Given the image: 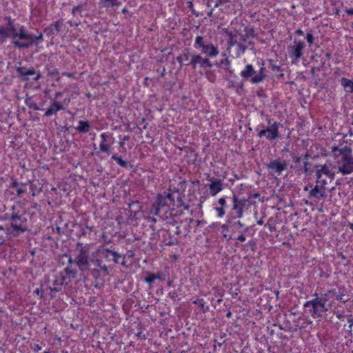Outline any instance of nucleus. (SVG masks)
Masks as SVG:
<instances>
[{
  "instance_id": "f257e3e1",
  "label": "nucleus",
  "mask_w": 353,
  "mask_h": 353,
  "mask_svg": "<svg viewBox=\"0 0 353 353\" xmlns=\"http://www.w3.org/2000/svg\"><path fill=\"white\" fill-rule=\"evenodd\" d=\"M6 26H0V45L4 43L8 38L12 39V44L19 50H25L34 46L33 34L30 33L26 28L16 23L10 17H5Z\"/></svg>"
},
{
  "instance_id": "f03ea898",
  "label": "nucleus",
  "mask_w": 353,
  "mask_h": 353,
  "mask_svg": "<svg viewBox=\"0 0 353 353\" xmlns=\"http://www.w3.org/2000/svg\"><path fill=\"white\" fill-rule=\"evenodd\" d=\"M331 153L338 172L343 176L353 173V154L350 147L345 145L339 148L335 145L332 146Z\"/></svg>"
},
{
  "instance_id": "7ed1b4c3",
  "label": "nucleus",
  "mask_w": 353,
  "mask_h": 353,
  "mask_svg": "<svg viewBox=\"0 0 353 353\" xmlns=\"http://www.w3.org/2000/svg\"><path fill=\"white\" fill-rule=\"evenodd\" d=\"M10 213H6L3 220L9 221V225L5 228L6 233L9 238H14L19 236L27 231L26 219L23 217L19 210L16 205H12Z\"/></svg>"
},
{
  "instance_id": "20e7f679",
  "label": "nucleus",
  "mask_w": 353,
  "mask_h": 353,
  "mask_svg": "<svg viewBox=\"0 0 353 353\" xmlns=\"http://www.w3.org/2000/svg\"><path fill=\"white\" fill-rule=\"evenodd\" d=\"M74 256H76V266L79 270L83 272L86 270H90V247L88 245H85L82 243L77 244V248L74 251Z\"/></svg>"
},
{
  "instance_id": "39448f33",
  "label": "nucleus",
  "mask_w": 353,
  "mask_h": 353,
  "mask_svg": "<svg viewBox=\"0 0 353 353\" xmlns=\"http://www.w3.org/2000/svg\"><path fill=\"white\" fill-rule=\"evenodd\" d=\"M314 296L315 298L306 301L303 304V307L305 312H308L313 319L321 318L328 309L326 307V305H324L319 300V294L317 293H315Z\"/></svg>"
},
{
  "instance_id": "423d86ee",
  "label": "nucleus",
  "mask_w": 353,
  "mask_h": 353,
  "mask_svg": "<svg viewBox=\"0 0 353 353\" xmlns=\"http://www.w3.org/2000/svg\"><path fill=\"white\" fill-rule=\"evenodd\" d=\"M194 47L200 50V54L209 59L216 57L219 53L216 46L212 43L205 41L204 38L201 36H197L195 38Z\"/></svg>"
},
{
  "instance_id": "0eeeda50",
  "label": "nucleus",
  "mask_w": 353,
  "mask_h": 353,
  "mask_svg": "<svg viewBox=\"0 0 353 353\" xmlns=\"http://www.w3.org/2000/svg\"><path fill=\"white\" fill-rule=\"evenodd\" d=\"M268 125L258 132L259 137H265L268 140L272 141L279 137V128L281 126L280 123L274 121L272 123L270 119H267Z\"/></svg>"
},
{
  "instance_id": "6e6552de",
  "label": "nucleus",
  "mask_w": 353,
  "mask_h": 353,
  "mask_svg": "<svg viewBox=\"0 0 353 353\" xmlns=\"http://www.w3.org/2000/svg\"><path fill=\"white\" fill-rule=\"evenodd\" d=\"M170 208H171L165 197V194L159 193L157 196L156 200L150 206V213L161 216V213L163 210L167 212Z\"/></svg>"
},
{
  "instance_id": "1a4fd4ad",
  "label": "nucleus",
  "mask_w": 353,
  "mask_h": 353,
  "mask_svg": "<svg viewBox=\"0 0 353 353\" xmlns=\"http://www.w3.org/2000/svg\"><path fill=\"white\" fill-rule=\"evenodd\" d=\"M191 67L194 70L197 68L205 70L210 69L214 66V63L210 60L209 58L199 53H194L191 55Z\"/></svg>"
},
{
  "instance_id": "9d476101",
  "label": "nucleus",
  "mask_w": 353,
  "mask_h": 353,
  "mask_svg": "<svg viewBox=\"0 0 353 353\" xmlns=\"http://www.w3.org/2000/svg\"><path fill=\"white\" fill-rule=\"evenodd\" d=\"M101 256L108 261H113L116 264H121L125 266L126 256H122L116 251L111 250L108 248H103L100 250Z\"/></svg>"
},
{
  "instance_id": "9b49d317",
  "label": "nucleus",
  "mask_w": 353,
  "mask_h": 353,
  "mask_svg": "<svg viewBox=\"0 0 353 353\" xmlns=\"http://www.w3.org/2000/svg\"><path fill=\"white\" fill-rule=\"evenodd\" d=\"M265 165L270 174H276L278 176L288 168L286 161H281L280 159L272 160L268 163H266Z\"/></svg>"
},
{
  "instance_id": "f8f14e48",
  "label": "nucleus",
  "mask_w": 353,
  "mask_h": 353,
  "mask_svg": "<svg viewBox=\"0 0 353 353\" xmlns=\"http://www.w3.org/2000/svg\"><path fill=\"white\" fill-rule=\"evenodd\" d=\"M59 275L61 276V281H65L66 285H68L72 279L77 276V270L71 265H67V267L60 272Z\"/></svg>"
},
{
  "instance_id": "ddd939ff",
  "label": "nucleus",
  "mask_w": 353,
  "mask_h": 353,
  "mask_svg": "<svg viewBox=\"0 0 353 353\" xmlns=\"http://www.w3.org/2000/svg\"><path fill=\"white\" fill-rule=\"evenodd\" d=\"M67 285L65 281H61V276H56L52 285H48L47 289L50 290V296L51 299L55 297L57 292L61 291L63 285Z\"/></svg>"
},
{
  "instance_id": "4468645a",
  "label": "nucleus",
  "mask_w": 353,
  "mask_h": 353,
  "mask_svg": "<svg viewBox=\"0 0 353 353\" xmlns=\"http://www.w3.org/2000/svg\"><path fill=\"white\" fill-rule=\"evenodd\" d=\"M63 26V20L56 21L43 30V32L48 37H53L57 34L61 30Z\"/></svg>"
},
{
  "instance_id": "2eb2a0df",
  "label": "nucleus",
  "mask_w": 353,
  "mask_h": 353,
  "mask_svg": "<svg viewBox=\"0 0 353 353\" xmlns=\"http://www.w3.org/2000/svg\"><path fill=\"white\" fill-rule=\"evenodd\" d=\"M305 46L303 41L295 39L294 41V46H292L290 57L294 59L295 60H298L300 58H301L303 55L302 50L305 48Z\"/></svg>"
},
{
  "instance_id": "dca6fc26",
  "label": "nucleus",
  "mask_w": 353,
  "mask_h": 353,
  "mask_svg": "<svg viewBox=\"0 0 353 353\" xmlns=\"http://www.w3.org/2000/svg\"><path fill=\"white\" fill-rule=\"evenodd\" d=\"M327 196L325 188L322 185L319 186L318 184H316L313 188H312L309 191L308 196L309 198L314 199H324Z\"/></svg>"
},
{
  "instance_id": "f3484780",
  "label": "nucleus",
  "mask_w": 353,
  "mask_h": 353,
  "mask_svg": "<svg viewBox=\"0 0 353 353\" xmlns=\"http://www.w3.org/2000/svg\"><path fill=\"white\" fill-rule=\"evenodd\" d=\"M244 32L245 34H240V40L243 43H246L248 46L254 45V41L251 39L256 37L254 29L245 27Z\"/></svg>"
},
{
  "instance_id": "a211bd4d",
  "label": "nucleus",
  "mask_w": 353,
  "mask_h": 353,
  "mask_svg": "<svg viewBox=\"0 0 353 353\" xmlns=\"http://www.w3.org/2000/svg\"><path fill=\"white\" fill-rule=\"evenodd\" d=\"M191 55L190 50L188 48H185L182 52L176 57V61L180 63L181 65H190L191 63H190L191 61Z\"/></svg>"
},
{
  "instance_id": "6ab92c4d",
  "label": "nucleus",
  "mask_w": 353,
  "mask_h": 353,
  "mask_svg": "<svg viewBox=\"0 0 353 353\" xmlns=\"http://www.w3.org/2000/svg\"><path fill=\"white\" fill-rule=\"evenodd\" d=\"M209 181L211 182V183L208 185V187L212 196H215L223 190V184L221 179L210 178Z\"/></svg>"
},
{
  "instance_id": "aec40b11",
  "label": "nucleus",
  "mask_w": 353,
  "mask_h": 353,
  "mask_svg": "<svg viewBox=\"0 0 353 353\" xmlns=\"http://www.w3.org/2000/svg\"><path fill=\"white\" fill-rule=\"evenodd\" d=\"M243 209L237 203V197L234 195L233 205L230 212L231 218L234 219L241 218L243 216Z\"/></svg>"
},
{
  "instance_id": "412c9836",
  "label": "nucleus",
  "mask_w": 353,
  "mask_h": 353,
  "mask_svg": "<svg viewBox=\"0 0 353 353\" xmlns=\"http://www.w3.org/2000/svg\"><path fill=\"white\" fill-rule=\"evenodd\" d=\"M232 218H229L228 222L231 224L233 230L242 234L248 230L249 228L245 224L241 223L240 221H232Z\"/></svg>"
},
{
  "instance_id": "4be33fe9",
  "label": "nucleus",
  "mask_w": 353,
  "mask_h": 353,
  "mask_svg": "<svg viewBox=\"0 0 353 353\" xmlns=\"http://www.w3.org/2000/svg\"><path fill=\"white\" fill-rule=\"evenodd\" d=\"M266 69L264 67L263 62L262 63V66L259 70L258 73L256 72V74L253 78L250 79V82L253 84H257L262 81H263L266 77L267 75L265 74Z\"/></svg>"
},
{
  "instance_id": "5701e85b",
  "label": "nucleus",
  "mask_w": 353,
  "mask_h": 353,
  "mask_svg": "<svg viewBox=\"0 0 353 353\" xmlns=\"http://www.w3.org/2000/svg\"><path fill=\"white\" fill-rule=\"evenodd\" d=\"M316 176L317 179H319L321 177L322 174H324L325 175L327 176L328 177L333 179L335 173L332 172L327 164H325L321 166V168L319 169V165H316Z\"/></svg>"
},
{
  "instance_id": "b1692460",
  "label": "nucleus",
  "mask_w": 353,
  "mask_h": 353,
  "mask_svg": "<svg viewBox=\"0 0 353 353\" xmlns=\"http://www.w3.org/2000/svg\"><path fill=\"white\" fill-rule=\"evenodd\" d=\"M240 74L241 77L245 80H248L250 78L251 79L252 78H253V77L255 76L256 71L254 69L252 65L248 64L245 65V68L241 72Z\"/></svg>"
},
{
  "instance_id": "393cba45",
  "label": "nucleus",
  "mask_w": 353,
  "mask_h": 353,
  "mask_svg": "<svg viewBox=\"0 0 353 353\" xmlns=\"http://www.w3.org/2000/svg\"><path fill=\"white\" fill-rule=\"evenodd\" d=\"M348 291L344 285H341L338 288V292L336 295V299L343 303H346L349 301Z\"/></svg>"
},
{
  "instance_id": "a878e982",
  "label": "nucleus",
  "mask_w": 353,
  "mask_h": 353,
  "mask_svg": "<svg viewBox=\"0 0 353 353\" xmlns=\"http://www.w3.org/2000/svg\"><path fill=\"white\" fill-rule=\"evenodd\" d=\"M223 57H225V58L221 60V61L219 63H216L215 65H218V66H222L225 70H226L227 72H228L230 74H233V71L230 69V61L229 60V59L226 57V54L225 53H223Z\"/></svg>"
},
{
  "instance_id": "bb28decb",
  "label": "nucleus",
  "mask_w": 353,
  "mask_h": 353,
  "mask_svg": "<svg viewBox=\"0 0 353 353\" xmlns=\"http://www.w3.org/2000/svg\"><path fill=\"white\" fill-rule=\"evenodd\" d=\"M90 124L87 121L79 120V125L76 128L77 131L79 133H86L90 130Z\"/></svg>"
},
{
  "instance_id": "cd10ccee",
  "label": "nucleus",
  "mask_w": 353,
  "mask_h": 353,
  "mask_svg": "<svg viewBox=\"0 0 353 353\" xmlns=\"http://www.w3.org/2000/svg\"><path fill=\"white\" fill-rule=\"evenodd\" d=\"M91 262H92L95 265H97L100 271H102L103 276H105L106 275L108 274V268L106 265L103 263V261L101 259H92L91 260Z\"/></svg>"
},
{
  "instance_id": "c85d7f7f",
  "label": "nucleus",
  "mask_w": 353,
  "mask_h": 353,
  "mask_svg": "<svg viewBox=\"0 0 353 353\" xmlns=\"http://www.w3.org/2000/svg\"><path fill=\"white\" fill-rule=\"evenodd\" d=\"M147 274H148V276H146L144 279V281L150 285L153 283L154 282L155 279H159L161 281H163L165 279V278L163 276H162L160 273L153 274L151 272H148Z\"/></svg>"
},
{
  "instance_id": "c756f323",
  "label": "nucleus",
  "mask_w": 353,
  "mask_h": 353,
  "mask_svg": "<svg viewBox=\"0 0 353 353\" xmlns=\"http://www.w3.org/2000/svg\"><path fill=\"white\" fill-rule=\"evenodd\" d=\"M111 159L114 160L122 168L134 169V165L124 161L121 157L114 154Z\"/></svg>"
},
{
  "instance_id": "7c9ffc66",
  "label": "nucleus",
  "mask_w": 353,
  "mask_h": 353,
  "mask_svg": "<svg viewBox=\"0 0 353 353\" xmlns=\"http://www.w3.org/2000/svg\"><path fill=\"white\" fill-rule=\"evenodd\" d=\"M341 85L347 92H353V81L346 78L341 79Z\"/></svg>"
},
{
  "instance_id": "2f4dec72",
  "label": "nucleus",
  "mask_w": 353,
  "mask_h": 353,
  "mask_svg": "<svg viewBox=\"0 0 353 353\" xmlns=\"http://www.w3.org/2000/svg\"><path fill=\"white\" fill-rule=\"evenodd\" d=\"M192 303L198 305L203 313H205L210 310V307L208 305H205V302L203 299H197L193 301Z\"/></svg>"
},
{
  "instance_id": "473e14b6",
  "label": "nucleus",
  "mask_w": 353,
  "mask_h": 353,
  "mask_svg": "<svg viewBox=\"0 0 353 353\" xmlns=\"http://www.w3.org/2000/svg\"><path fill=\"white\" fill-rule=\"evenodd\" d=\"M163 193L165 194V197L167 199V201L168 202V204L170 206V208H174L176 205V199H175L174 196V194L170 192V190H169V192H164Z\"/></svg>"
},
{
  "instance_id": "72a5a7b5",
  "label": "nucleus",
  "mask_w": 353,
  "mask_h": 353,
  "mask_svg": "<svg viewBox=\"0 0 353 353\" xmlns=\"http://www.w3.org/2000/svg\"><path fill=\"white\" fill-rule=\"evenodd\" d=\"M101 3L105 8L119 6L121 4L119 0H101Z\"/></svg>"
},
{
  "instance_id": "f704fd0d",
  "label": "nucleus",
  "mask_w": 353,
  "mask_h": 353,
  "mask_svg": "<svg viewBox=\"0 0 353 353\" xmlns=\"http://www.w3.org/2000/svg\"><path fill=\"white\" fill-rule=\"evenodd\" d=\"M223 31L230 37V40L228 41L229 46H233L237 44V41L234 39L236 35L232 31H229L228 29H224Z\"/></svg>"
},
{
  "instance_id": "c9c22d12",
  "label": "nucleus",
  "mask_w": 353,
  "mask_h": 353,
  "mask_svg": "<svg viewBox=\"0 0 353 353\" xmlns=\"http://www.w3.org/2000/svg\"><path fill=\"white\" fill-rule=\"evenodd\" d=\"M26 105L30 109H33L34 110H41V109L34 102L32 101V97H28L25 99Z\"/></svg>"
},
{
  "instance_id": "e433bc0d",
  "label": "nucleus",
  "mask_w": 353,
  "mask_h": 353,
  "mask_svg": "<svg viewBox=\"0 0 353 353\" xmlns=\"http://www.w3.org/2000/svg\"><path fill=\"white\" fill-rule=\"evenodd\" d=\"M46 69L49 76L56 77L59 74V71L52 65H50L49 63L46 64Z\"/></svg>"
},
{
  "instance_id": "4c0bfd02",
  "label": "nucleus",
  "mask_w": 353,
  "mask_h": 353,
  "mask_svg": "<svg viewBox=\"0 0 353 353\" xmlns=\"http://www.w3.org/2000/svg\"><path fill=\"white\" fill-rule=\"evenodd\" d=\"M291 157L295 163L294 168L299 170V168L301 166V161H302V157H297L294 153H292Z\"/></svg>"
},
{
  "instance_id": "58836bf2",
  "label": "nucleus",
  "mask_w": 353,
  "mask_h": 353,
  "mask_svg": "<svg viewBox=\"0 0 353 353\" xmlns=\"http://www.w3.org/2000/svg\"><path fill=\"white\" fill-rule=\"evenodd\" d=\"M332 297V296L327 292L325 294H321V296H319V300L323 303L324 305H326V303L329 301V299Z\"/></svg>"
},
{
  "instance_id": "ea45409f",
  "label": "nucleus",
  "mask_w": 353,
  "mask_h": 353,
  "mask_svg": "<svg viewBox=\"0 0 353 353\" xmlns=\"http://www.w3.org/2000/svg\"><path fill=\"white\" fill-rule=\"evenodd\" d=\"M33 41L34 46H37L43 41V34L42 32H39L37 35L33 34Z\"/></svg>"
},
{
  "instance_id": "a19ab883",
  "label": "nucleus",
  "mask_w": 353,
  "mask_h": 353,
  "mask_svg": "<svg viewBox=\"0 0 353 353\" xmlns=\"http://www.w3.org/2000/svg\"><path fill=\"white\" fill-rule=\"evenodd\" d=\"M52 107L54 108L56 113L59 110L65 109L63 105L60 102L56 101L55 99H52Z\"/></svg>"
},
{
  "instance_id": "79ce46f5",
  "label": "nucleus",
  "mask_w": 353,
  "mask_h": 353,
  "mask_svg": "<svg viewBox=\"0 0 353 353\" xmlns=\"http://www.w3.org/2000/svg\"><path fill=\"white\" fill-rule=\"evenodd\" d=\"M237 203L243 208L245 207L248 208L251 204V202L249 199H239L237 198Z\"/></svg>"
},
{
  "instance_id": "37998d69",
  "label": "nucleus",
  "mask_w": 353,
  "mask_h": 353,
  "mask_svg": "<svg viewBox=\"0 0 353 353\" xmlns=\"http://www.w3.org/2000/svg\"><path fill=\"white\" fill-rule=\"evenodd\" d=\"M90 273L95 279H99L101 276H103L102 271H100L98 268L90 270Z\"/></svg>"
},
{
  "instance_id": "c03bdc74",
  "label": "nucleus",
  "mask_w": 353,
  "mask_h": 353,
  "mask_svg": "<svg viewBox=\"0 0 353 353\" xmlns=\"http://www.w3.org/2000/svg\"><path fill=\"white\" fill-rule=\"evenodd\" d=\"M236 45L238 47L237 55L240 56L241 54H244L248 48V46L244 45L241 43H238V42H237V44H236Z\"/></svg>"
},
{
  "instance_id": "a18cd8bd",
  "label": "nucleus",
  "mask_w": 353,
  "mask_h": 353,
  "mask_svg": "<svg viewBox=\"0 0 353 353\" xmlns=\"http://www.w3.org/2000/svg\"><path fill=\"white\" fill-rule=\"evenodd\" d=\"M28 69L26 67L19 66L16 68V71L19 76L26 77Z\"/></svg>"
},
{
  "instance_id": "49530a36",
  "label": "nucleus",
  "mask_w": 353,
  "mask_h": 353,
  "mask_svg": "<svg viewBox=\"0 0 353 353\" xmlns=\"http://www.w3.org/2000/svg\"><path fill=\"white\" fill-rule=\"evenodd\" d=\"M63 257H65V258H68V265H71L72 267H73L72 265H76V256H74V257H72L70 254H63L62 255Z\"/></svg>"
},
{
  "instance_id": "de8ad7c7",
  "label": "nucleus",
  "mask_w": 353,
  "mask_h": 353,
  "mask_svg": "<svg viewBox=\"0 0 353 353\" xmlns=\"http://www.w3.org/2000/svg\"><path fill=\"white\" fill-rule=\"evenodd\" d=\"M26 183H21L20 186L17 188V194L18 196H21L26 192Z\"/></svg>"
},
{
  "instance_id": "09e8293b",
  "label": "nucleus",
  "mask_w": 353,
  "mask_h": 353,
  "mask_svg": "<svg viewBox=\"0 0 353 353\" xmlns=\"http://www.w3.org/2000/svg\"><path fill=\"white\" fill-rule=\"evenodd\" d=\"M303 166H300L299 168V171H302L303 173L306 174L309 172L308 165L310 164L308 161H303Z\"/></svg>"
},
{
  "instance_id": "8fccbe9b",
  "label": "nucleus",
  "mask_w": 353,
  "mask_h": 353,
  "mask_svg": "<svg viewBox=\"0 0 353 353\" xmlns=\"http://www.w3.org/2000/svg\"><path fill=\"white\" fill-rule=\"evenodd\" d=\"M130 208L134 207L135 208V212H139L141 209V205H140L139 202L137 201H132L129 204Z\"/></svg>"
},
{
  "instance_id": "3c124183",
  "label": "nucleus",
  "mask_w": 353,
  "mask_h": 353,
  "mask_svg": "<svg viewBox=\"0 0 353 353\" xmlns=\"http://www.w3.org/2000/svg\"><path fill=\"white\" fill-rule=\"evenodd\" d=\"M36 73H37V72H36V70H34V68H30L27 70L26 77H23L22 79L23 81H27V80H28V76L34 75Z\"/></svg>"
},
{
  "instance_id": "603ef678",
  "label": "nucleus",
  "mask_w": 353,
  "mask_h": 353,
  "mask_svg": "<svg viewBox=\"0 0 353 353\" xmlns=\"http://www.w3.org/2000/svg\"><path fill=\"white\" fill-rule=\"evenodd\" d=\"M165 244L168 246L178 245L179 241L174 237H170V240L168 242H165Z\"/></svg>"
},
{
  "instance_id": "864d4df0",
  "label": "nucleus",
  "mask_w": 353,
  "mask_h": 353,
  "mask_svg": "<svg viewBox=\"0 0 353 353\" xmlns=\"http://www.w3.org/2000/svg\"><path fill=\"white\" fill-rule=\"evenodd\" d=\"M57 114L56 113V111L54 110V107H52V104L50 105V107L46 110V112H45V116H47V117H50L52 114Z\"/></svg>"
},
{
  "instance_id": "5fc2aeb1",
  "label": "nucleus",
  "mask_w": 353,
  "mask_h": 353,
  "mask_svg": "<svg viewBox=\"0 0 353 353\" xmlns=\"http://www.w3.org/2000/svg\"><path fill=\"white\" fill-rule=\"evenodd\" d=\"M110 149V146L105 143V142H101L100 143V150L102 151V152H108Z\"/></svg>"
},
{
  "instance_id": "6e6d98bb",
  "label": "nucleus",
  "mask_w": 353,
  "mask_h": 353,
  "mask_svg": "<svg viewBox=\"0 0 353 353\" xmlns=\"http://www.w3.org/2000/svg\"><path fill=\"white\" fill-rule=\"evenodd\" d=\"M306 39L310 46H311L314 43V37H313L312 34H311V33L307 34Z\"/></svg>"
},
{
  "instance_id": "4d7b16f0",
  "label": "nucleus",
  "mask_w": 353,
  "mask_h": 353,
  "mask_svg": "<svg viewBox=\"0 0 353 353\" xmlns=\"http://www.w3.org/2000/svg\"><path fill=\"white\" fill-rule=\"evenodd\" d=\"M216 210L217 212V216L219 217H222L225 214V210L223 207L216 208Z\"/></svg>"
},
{
  "instance_id": "13d9d810",
  "label": "nucleus",
  "mask_w": 353,
  "mask_h": 353,
  "mask_svg": "<svg viewBox=\"0 0 353 353\" xmlns=\"http://www.w3.org/2000/svg\"><path fill=\"white\" fill-rule=\"evenodd\" d=\"M270 66L272 69V70H280V66L279 65H276L272 60H270Z\"/></svg>"
},
{
  "instance_id": "bf43d9fd",
  "label": "nucleus",
  "mask_w": 353,
  "mask_h": 353,
  "mask_svg": "<svg viewBox=\"0 0 353 353\" xmlns=\"http://www.w3.org/2000/svg\"><path fill=\"white\" fill-rule=\"evenodd\" d=\"M130 137L128 135L124 136L122 141H119V144L121 148H123L125 145V141H128Z\"/></svg>"
},
{
  "instance_id": "052dcab7",
  "label": "nucleus",
  "mask_w": 353,
  "mask_h": 353,
  "mask_svg": "<svg viewBox=\"0 0 353 353\" xmlns=\"http://www.w3.org/2000/svg\"><path fill=\"white\" fill-rule=\"evenodd\" d=\"M185 202L182 200V199L180 196H178L176 198V205L175 207L179 208L182 206V203H184Z\"/></svg>"
},
{
  "instance_id": "680f3d73",
  "label": "nucleus",
  "mask_w": 353,
  "mask_h": 353,
  "mask_svg": "<svg viewBox=\"0 0 353 353\" xmlns=\"http://www.w3.org/2000/svg\"><path fill=\"white\" fill-rule=\"evenodd\" d=\"M81 5H80V6H77L74 7V8H72V14H73V15H75V14H76V13H77L78 11L81 10Z\"/></svg>"
},
{
  "instance_id": "e2e57ef3",
  "label": "nucleus",
  "mask_w": 353,
  "mask_h": 353,
  "mask_svg": "<svg viewBox=\"0 0 353 353\" xmlns=\"http://www.w3.org/2000/svg\"><path fill=\"white\" fill-rule=\"evenodd\" d=\"M145 219L149 223H155L157 222V219L152 217V216H147V217H145Z\"/></svg>"
},
{
  "instance_id": "0e129e2a",
  "label": "nucleus",
  "mask_w": 353,
  "mask_h": 353,
  "mask_svg": "<svg viewBox=\"0 0 353 353\" xmlns=\"http://www.w3.org/2000/svg\"><path fill=\"white\" fill-rule=\"evenodd\" d=\"M327 292L332 296H332L336 297L338 290H336V289H332V290H328Z\"/></svg>"
},
{
  "instance_id": "69168bd1",
  "label": "nucleus",
  "mask_w": 353,
  "mask_h": 353,
  "mask_svg": "<svg viewBox=\"0 0 353 353\" xmlns=\"http://www.w3.org/2000/svg\"><path fill=\"white\" fill-rule=\"evenodd\" d=\"M348 323H350L349 327L350 329V332H351L352 327L353 325V316L350 315L347 319Z\"/></svg>"
},
{
  "instance_id": "338daca9",
  "label": "nucleus",
  "mask_w": 353,
  "mask_h": 353,
  "mask_svg": "<svg viewBox=\"0 0 353 353\" xmlns=\"http://www.w3.org/2000/svg\"><path fill=\"white\" fill-rule=\"evenodd\" d=\"M236 239L242 242L246 240L245 236L242 233L236 237Z\"/></svg>"
},
{
  "instance_id": "774afa93",
  "label": "nucleus",
  "mask_w": 353,
  "mask_h": 353,
  "mask_svg": "<svg viewBox=\"0 0 353 353\" xmlns=\"http://www.w3.org/2000/svg\"><path fill=\"white\" fill-rule=\"evenodd\" d=\"M335 314L339 319L343 320L344 315L343 313L340 312L339 311H337L335 312Z\"/></svg>"
}]
</instances>
